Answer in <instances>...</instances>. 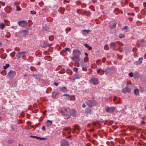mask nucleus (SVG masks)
Masks as SVG:
<instances>
[{"label": "nucleus", "instance_id": "20", "mask_svg": "<svg viewBox=\"0 0 146 146\" xmlns=\"http://www.w3.org/2000/svg\"><path fill=\"white\" fill-rule=\"evenodd\" d=\"M47 46H50V45H49V44L47 41H46L44 42L43 45L41 46L42 47L45 48Z\"/></svg>", "mask_w": 146, "mask_h": 146}, {"label": "nucleus", "instance_id": "30", "mask_svg": "<svg viewBox=\"0 0 146 146\" xmlns=\"http://www.w3.org/2000/svg\"><path fill=\"white\" fill-rule=\"evenodd\" d=\"M9 66V64H7L5 66H4L3 68L4 69H6L7 68H8Z\"/></svg>", "mask_w": 146, "mask_h": 146}, {"label": "nucleus", "instance_id": "50", "mask_svg": "<svg viewBox=\"0 0 146 146\" xmlns=\"http://www.w3.org/2000/svg\"><path fill=\"white\" fill-rule=\"evenodd\" d=\"M32 14H36V12L34 11H30Z\"/></svg>", "mask_w": 146, "mask_h": 146}, {"label": "nucleus", "instance_id": "24", "mask_svg": "<svg viewBox=\"0 0 146 146\" xmlns=\"http://www.w3.org/2000/svg\"><path fill=\"white\" fill-rule=\"evenodd\" d=\"M7 56V55L5 53H4L0 56V57L3 59H5Z\"/></svg>", "mask_w": 146, "mask_h": 146}, {"label": "nucleus", "instance_id": "28", "mask_svg": "<svg viewBox=\"0 0 146 146\" xmlns=\"http://www.w3.org/2000/svg\"><path fill=\"white\" fill-rule=\"evenodd\" d=\"M1 74L3 76H5L6 74V72L5 70H3L1 72Z\"/></svg>", "mask_w": 146, "mask_h": 146}, {"label": "nucleus", "instance_id": "8", "mask_svg": "<svg viewBox=\"0 0 146 146\" xmlns=\"http://www.w3.org/2000/svg\"><path fill=\"white\" fill-rule=\"evenodd\" d=\"M26 53L25 51H23L18 53L16 55V56L18 59L20 58L21 57L23 58L25 56V54Z\"/></svg>", "mask_w": 146, "mask_h": 146}, {"label": "nucleus", "instance_id": "43", "mask_svg": "<svg viewBox=\"0 0 146 146\" xmlns=\"http://www.w3.org/2000/svg\"><path fill=\"white\" fill-rule=\"evenodd\" d=\"M78 68H73V71L76 72H77L78 70Z\"/></svg>", "mask_w": 146, "mask_h": 146}, {"label": "nucleus", "instance_id": "29", "mask_svg": "<svg viewBox=\"0 0 146 146\" xmlns=\"http://www.w3.org/2000/svg\"><path fill=\"white\" fill-rule=\"evenodd\" d=\"M104 49L106 50H108L109 49V47L107 44H106L105 45Z\"/></svg>", "mask_w": 146, "mask_h": 146}, {"label": "nucleus", "instance_id": "53", "mask_svg": "<svg viewBox=\"0 0 146 146\" xmlns=\"http://www.w3.org/2000/svg\"><path fill=\"white\" fill-rule=\"evenodd\" d=\"M106 60V59L105 58H103L102 59V61L103 63H104Z\"/></svg>", "mask_w": 146, "mask_h": 146}, {"label": "nucleus", "instance_id": "39", "mask_svg": "<svg viewBox=\"0 0 146 146\" xmlns=\"http://www.w3.org/2000/svg\"><path fill=\"white\" fill-rule=\"evenodd\" d=\"M129 6L131 8H133V4L132 2H131L129 3Z\"/></svg>", "mask_w": 146, "mask_h": 146}, {"label": "nucleus", "instance_id": "62", "mask_svg": "<svg viewBox=\"0 0 146 146\" xmlns=\"http://www.w3.org/2000/svg\"><path fill=\"white\" fill-rule=\"evenodd\" d=\"M27 124H29V125H30L31 124V123L30 121H28L27 123Z\"/></svg>", "mask_w": 146, "mask_h": 146}, {"label": "nucleus", "instance_id": "59", "mask_svg": "<svg viewBox=\"0 0 146 146\" xmlns=\"http://www.w3.org/2000/svg\"><path fill=\"white\" fill-rule=\"evenodd\" d=\"M88 49L89 50H91L92 49V47L89 46L88 47Z\"/></svg>", "mask_w": 146, "mask_h": 146}, {"label": "nucleus", "instance_id": "10", "mask_svg": "<svg viewBox=\"0 0 146 146\" xmlns=\"http://www.w3.org/2000/svg\"><path fill=\"white\" fill-rule=\"evenodd\" d=\"M110 47L111 49L115 50L116 48V46L114 42H112L109 44Z\"/></svg>", "mask_w": 146, "mask_h": 146}, {"label": "nucleus", "instance_id": "61", "mask_svg": "<svg viewBox=\"0 0 146 146\" xmlns=\"http://www.w3.org/2000/svg\"><path fill=\"white\" fill-rule=\"evenodd\" d=\"M84 45L87 48H88V47H89V46L87 44V43H85L84 44Z\"/></svg>", "mask_w": 146, "mask_h": 146}, {"label": "nucleus", "instance_id": "2", "mask_svg": "<svg viewBox=\"0 0 146 146\" xmlns=\"http://www.w3.org/2000/svg\"><path fill=\"white\" fill-rule=\"evenodd\" d=\"M114 68L112 67H108L105 70V74L106 75L111 74L113 73Z\"/></svg>", "mask_w": 146, "mask_h": 146}, {"label": "nucleus", "instance_id": "64", "mask_svg": "<svg viewBox=\"0 0 146 146\" xmlns=\"http://www.w3.org/2000/svg\"><path fill=\"white\" fill-rule=\"evenodd\" d=\"M42 129L43 131L45 130V127L44 126H42Z\"/></svg>", "mask_w": 146, "mask_h": 146}, {"label": "nucleus", "instance_id": "63", "mask_svg": "<svg viewBox=\"0 0 146 146\" xmlns=\"http://www.w3.org/2000/svg\"><path fill=\"white\" fill-rule=\"evenodd\" d=\"M11 28L13 29H16V27L15 26H12L11 27Z\"/></svg>", "mask_w": 146, "mask_h": 146}, {"label": "nucleus", "instance_id": "57", "mask_svg": "<svg viewBox=\"0 0 146 146\" xmlns=\"http://www.w3.org/2000/svg\"><path fill=\"white\" fill-rule=\"evenodd\" d=\"M118 58L120 59H122V56L121 55H118Z\"/></svg>", "mask_w": 146, "mask_h": 146}, {"label": "nucleus", "instance_id": "18", "mask_svg": "<svg viewBox=\"0 0 146 146\" xmlns=\"http://www.w3.org/2000/svg\"><path fill=\"white\" fill-rule=\"evenodd\" d=\"M63 115L64 116V118L65 119H67L68 118H69L70 116V114L67 113L65 112L64 113V114Z\"/></svg>", "mask_w": 146, "mask_h": 146}, {"label": "nucleus", "instance_id": "15", "mask_svg": "<svg viewBox=\"0 0 146 146\" xmlns=\"http://www.w3.org/2000/svg\"><path fill=\"white\" fill-rule=\"evenodd\" d=\"M59 90L60 91L63 93L66 92L67 91V89L65 87H60Z\"/></svg>", "mask_w": 146, "mask_h": 146}, {"label": "nucleus", "instance_id": "27", "mask_svg": "<svg viewBox=\"0 0 146 146\" xmlns=\"http://www.w3.org/2000/svg\"><path fill=\"white\" fill-rule=\"evenodd\" d=\"M64 129L67 130L68 131H69V132H68L69 133H70L71 131V129L70 128L68 127H65L64 128Z\"/></svg>", "mask_w": 146, "mask_h": 146}, {"label": "nucleus", "instance_id": "47", "mask_svg": "<svg viewBox=\"0 0 146 146\" xmlns=\"http://www.w3.org/2000/svg\"><path fill=\"white\" fill-rule=\"evenodd\" d=\"M0 3L1 5L2 6H4L5 5V3L4 2H3L2 1H0Z\"/></svg>", "mask_w": 146, "mask_h": 146}, {"label": "nucleus", "instance_id": "13", "mask_svg": "<svg viewBox=\"0 0 146 146\" xmlns=\"http://www.w3.org/2000/svg\"><path fill=\"white\" fill-rule=\"evenodd\" d=\"M104 72H105V70L102 69L101 68H99L97 70V73L101 75H103Z\"/></svg>", "mask_w": 146, "mask_h": 146}, {"label": "nucleus", "instance_id": "52", "mask_svg": "<svg viewBox=\"0 0 146 146\" xmlns=\"http://www.w3.org/2000/svg\"><path fill=\"white\" fill-rule=\"evenodd\" d=\"M15 50L17 51H20V49L18 47H16L15 48Z\"/></svg>", "mask_w": 146, "mask_h": 146}, {"label": "nucleus", "instance_id": "32", "mask_svg": "<svg viewBox=\"0 0 146 146\" xmlns=\"http://www.w3.org/2000/svg\"><path fill=\"white\" fill-rule=\"evenodd\" d=\"M5 26V25L3 23L1 24L0 25V27L1 29H3L4 28Z\"/></svg>", "mask_w": 146, "mask_h": 146}, {"label": "nucleus", "instance_id": "26", "mask_svg": "<svg viewBox=\"0 0 146 146\" xmlns=\"http://www.w3.org/2000/svg\"><path fill=\"white\" fill-rule=\"evenodd\" d=\"M90 32V30L89 29H88V30L84 29V30H83L82 31V33L84 35V32H86L87 34H88Z\"/></svg>", "mask_w": 146, "mask_h": 146}, {"label": "nucleus", "instance_id": "16", "mask_svg": "<svg viewBox=\"0 0 146 146\" xmlns=\"http://www.w3.org/2000/svg\"><path fill=\"white\" fill-rule=\"evenodd\" d=\"M66 96V97L64 98V99L66 100H69V98L70 97V96L69 94H63L61 96L62 97Z\"/></svg>", "mask_w": 146, "mask_h": 146}, {"label": "nucleus", "instance_id": "35", "mask_svg": "<svg viewBox=\"0 0 146 146\" xmlns=\"http://www.w3.org/2000/svg\"><path fill=\"white\" fill-rule=\"evenodd\" d=\"M144 42V41L143 40L139 41L138 42L137 44L138 45L141 44L143 43Z\"/></svg>", "mask_w": 146, "mask_h": 146}, {"label": "nucleus", "instance_id": "22", "mask_svg": "<svg viewBox=\"0 0 146 146\" xmlns=\"http://www.w3.org/2000/svg\"><path fill=\"white\" fill-rule=\"evenodd\" d=\"M58 92H54L52 93V97L53 98H55L56 96L58 95Z\"/></svg>", "mask_w": 146, "mask_h": 146}, {"label": "nucleus", "instance_id": "42", "mask_svg": "<svg viewBox=\"0 0 146 146\" xmlns=\"http://www.w3.org/2000/svg\"><path fill=\"white\" fill-rule=\"evenodd\" d=\"M49 39L51 41H52L54 39V37L53 36H49Z\"/></svg>", "mask_w": 146, "mask_h": 146}, {"label": "nucleus", "instance_id": "37", "mask_svg": "<svg viewBox=\"0 0 146 146\" xmlns=\"http://www.w3.org/2000/svg\"><path fill=\"white\" fill-rule=\"evenodd\" d=\"M88 60L89 59L86 56L84 58V61L85 62H87L88 61Z\"/></svg>", "mask_w": 146, "mask_h": 146}, {"label": "nucleus", "instance_id": "4", "mask_svg": "<svg viewBox=\"0 0 146 146\" xmlns=\"http://www.w3.org/2000/svg\"><path fill=\"white\" fill-rule=\"evenodd\" d=\"M86 105L90 108H91L96 105L95 101L94 100H90L86 102Z\"/></svg>", "mask_w": 146, "mask_h": 146}, {"label": "nucleus", "instance_id": "49", "mask_svg": "<svg viewBox=\"0 0 146 146\" xmlns=\"http://www.w3.org/2000/svg\"><path fill=\"white\" fill-rule=\"evenodd\" d=\"M129 75L130 77H132L133 76V74L132 72H131L129 74Z\"/></svg>", "mask_w": 146, "mask_h": 146}, {"label": "nucleus", "instance_id": "23", "mask_svg": "<svg viewBox=\"0 0 146 146\" xmlns=\"http://www.w3.org/2000/svg\"><path fill=\"white\" fill-rule=\"evenodd\" d=\"M120 12V10L118 9H115L114 10V13L116 14H118Z\"/></svg>", "mask_w": 146, "mask_h": 146}, {"label": "nucleus", "instance_id": "58", "mask_svg": "<svg viewBox=\"0 0 146 146\" xmlns=\"http://www.w3.org/2000/svg\"><path fill=\"white\" fill-rule=\"evenodd\" d=\"M117 99V97L116 96H114V97L113 99V101L114 102Z\"/></svg>", "mask_w": 146, "mask_h": 146}, {"label": "nucleus", "instance_id": "25", "mask_svg": "<svg viewBox=\"0 0 146 146\" xmlns=\"http://www.w3.org/2000/svg\"><path fill=\"white\" fill-rule=\"evenodd\" d=\"M134 92L135 95H139V90L138 89H135L134 90Z\"/></svg>", "mask_w": 146, "mask_h": 146}, {"label": "nucleus", "instance_id": "54", "mask_svg": "<svg viewBox=\"0 0 146 146\" xmlns=\"http://www.w3.org/2000/svg\"><path fill=\"white\" fill-rule=\"evenodd\" d=\"M137 50V48H134L133 49V51L134 52H135Z\"/></svg>", "mask_w": 146, "mask_h": 146}, {"label": "nucleus", "instance_id": "44", "mask_svg": "<svg viewBox=\"0 0 146 146\" xmlns=\"http://www.w3.org/2000/svg\"><path fill=\"white\" fill-rule=\"evenodd\" d=\"M100 62H101L100 60H99V59L98 60H97L96 63L98 65H99Z\"/></svg>", "mask_w": 146, "mask_h": 146}, {"label": "nucleus", "instance_id": "46", "mask_svg": "<svg viewBox=\"0 0 146 146\" xmlns=\"http://www.w3.org/2000/svg\"><path fill=\"white\" fill-rule=\"evenodd\" d=\"M30 68L32 71H34L35 69V68L34 67L32 66H31Z\"/></svg>", "mask_w": 146, "mask_h": 146}, {"label": "nucleus", "instance_id": "41", "mask_svg": "<svg viewBox=\"0 0 146 146\" xmlns=\"http://www.w3.org/2000/svg\"><path fill=\"white\" fill-rule=\"evenodd\" d=\"M116 25H117L116 22H114V23L113 24V26L111 27V28L115 27Z\"/></svg>", "mask_w": 146, "mask_h": 146}, {"label": "nucleus", "instance_id": "31", "mask_svg": "<svg viewBox=\"0 0 146 146\" xmlns=\"http://www.w3.org/2000/svg\"><path fill=\"white\" fill-rule=\"evenodd\" d=\"M94 7L92 5H91L89 7V8L91 9L92 11H95V10L94 9Z\"/></svg>", "mask_w": 146, "mask_h": 146}, {"label": "nucleus", "instance_id": "56", "mask_svg": "<svg viewBox=\"0 0 146 146\" xmlns=\"http://www.w3.org/2000/svg\"><path fill=\"white\" fill-rule=\"evenodd\" d=\"M60 113H61L63 115L64 114V113H65L64 111H63L62 110H60Z\"/></svg>", "mask_w": 146, "mask_h": 146}, {"label": "nucleus", "instance_id": "45", "mask_svg": "<svg viewBox=\"0 0 146 146\" xmlns=\"http://www.w3.org/2000/svg\"><path fill=\"white\" fill-rule=\"evenodd\" d=\"M70 110L69 109H67L66 108H65L64 109V111H65L64 112H65L66 113H67V112H69V111Z\"/></svg>", "mask_w": 146, "mask_h": 146}, {"label": "nucleus", "instance_id": "1", "mask_svg": "<svg viewBox=\"0 0 146 146\" xmlns=\"http://www.w3.org/2000/svg\"><path fill=\"white\" fill-rule=\"evenodd\" d=\"M73 56L72 57V60L73 61H75V59L76 58H78L81 54V52L80 50L77 49L74 50L73 51Z\"/></svg>", "mask_w": 146, "mask_h": 146}, {"label": "nucleus", "instance_id": "6", "mask_svg": "<svg viewBox=\"0 0 146 146\" xmlns=\"http://www.w3.org/2000/svg\"><path fill=\"white\" fill-rule=\"evenodd\" d=\"M16 74V72L14 70H11L8 73V76L9 78H12Z\"/></svg>", "mask_w": 146, "mask_h": 146}, {"label": "nucleus", "instance_id": "14", "mask_svg": "<svg viewBox=\"0 0 146 146\" xmlns=\"http://www.w3.org/2000/svg\"><path fill=\"white\" fill-rule=\"evenodd\" d=\"M68 143L66 140H63L61 141V146H69Z\"/></svg>", "mask_w": 146, "mask_h": 146}, {"label": "nucleus", "instance_id": "12", "mask_svg": "<svg viewBox=\"0 0 146 146\" xmlns=\"http://www.w3.org/2000/svg\"><path fill=\"white\" fill-rule=\"evenodd\" d=\"M122 92L123 93H129L131 91V89L128 87H125L122 89Z\"/></svg>", "mask_w": 146, "mask_h": 146}, {"label": "nucleus", "instance_id": "38", "mask_svg": "<svg viewBox=\"0 0 146 146\" xmlns=\"http://www.w3.org/2000/svg\"><path fill=\"white\" fill-rule=\"evenodd\" d=\"M70 50V49L69 48H67V47H65V49L63 50H62L64 51H69Z\"/></svg>", "mask_w": 146, "mask_h": 146}, {"label": "nucleus", "instance_id": "51", "mask_svg": "<svg viewBox=\"0 0 146 146\" xmlns=\"http://www.w3.org/2000/svg\"><path fill=\"white\" fill-rule=\"evenodd\" d=\"M30 137H33L34 138H36L37 139H38V137L36 136H34L32 135H31L30 136Z\"/></svg>", "mask_w": 146, "mask_h": 146}, {"label": "nucleus", "instance_id": "21", "mask_svg": "<svg viewBox=\"0 0 146 146\" xmlns=\"http://www.w3.org/2000/svg\"><path fill=\"white\" fill-rule=\"evenodd\" d=\"M81 129V128L78 125H76L73 128V132H74L75 130H80Z\"/></svg>", "mask_w": 146, "mask_h": 146}, {"label": "nucleus", "instance_id": "36", "mask_svg": "<svg viewBox=\"0 0 146 146\" xmlns=\"http://www.w3.org/2000/svg\"><path fill=\"white\" fill-rule=\"evenodd\" d=\"M15 52H13L12 53L10 54V55L11 56L13 57L15 55Z\"/></svg>", "mask_w": 146, "mask_h": 146}, {"label": "nucleus", "instance_id": "3", "mask_svg": "<svg viewBox=\"0 0 146 146\" xmlns=\"http://www.w3.org/2000/svg\"><path fill=\"white\" fill-rule=\"evenodd\" d=\"M19 36L21 37H25L28 35V31L26 30L20 31L18 32Z\"/></svg>", "mask_w": 146, "mask_h": 146}, {"label": "nucleus", "instance_id": "9", "mask_svg": "<svg viewBox=\"0 0 146 146\" xmlns=\"http://www.w3.org/2000/svg\"><path fill=\"white\" fill-rule=\"evenodd\" d=\"M76 110L72 109L70 110L69 111V112L70 113V115L73 117H75L76 116Z\"/></svg>", "mask_w": 146, "mask_h": 146}, {"label": "nucleus", "instance_id": "60", "mask_svg": "<svg viewBox=\"0 0 146 146\" xmlns=\"http://www.w3.org/2000/svg\"><path fill=\"white\" fill-rule=\"evenodd\" d=\"M128 15H132L133 16H134L135 15V14L134 13H128Z\"/></svg>", "mask_w": 146, "mask_h": 146}, {"label": "nucleus", "instance_id": "48", "mask_svg": "<svg viewBox=\"0 0 146 146\" xmlns=\"http://www.w3.org/2000/svg\"><path fill=\"white\" fill-rule=\"evenodd\" d=\"M81 3V1H78L76 2V4L78 5H79Z\"/></svg>", "mask_w": 146, "mask_h": 146}, {"label": "nucleus", "instance_id": "17", "mask_svg": "<svg viewBox=\"0 0 146 146\" xmlns=\"http://www.w3.org/2000/svg\"><path fill=\"white\" fill-rule=\"evenodd\" d=\"M85 113L87 114H90L91 113V110L88 108H86L85 110Z\"/></svg>", "mask_w": 146, "mask_h": 146}, {"label": "nucleus", "instance_id": "55", "mask_svg": "<svg viewBox=\"0 0 146 146\" xmlns=\"http://www.w3.org/2000/svg\"><path fill=\"white\" fill-rule=\"evenodd\" d=\"M38 139H41V140H44V139H46V138L38 137Z\"/></svg>", "mask_w": 146, "mask_h": 146}, {"label": "nucleus", "instance_id": "33", "mask_svg": "<svg viewBox=\"0 0 146 146\" xmlns=\"http://www.w3.org/2000/svg\"><path fill=\"white\" fill-rule=\"evenodd\" d=\"M143 60V58L142 57L139 58L138 61L139 62L140 64L142 62Z\"/></svg>", "mask_w": 146, "mask_h": 146}, {"label": "nucleus", "instance_id": "34", "mask_svg": "<svg viewBox=\"0 0 146 146\" xmlns=\"http://www.w3.org/2000/svg\"><path fill=\"white\" fill-rule=\"evenodd\" d=\"M125 35L123 34H121L119 35V38H123L125 37Z\"/></svg>", "mask_w": 146, "mask_h": 146}, {"label": "nucleus", "instance_id": "11", "mask_svg": "<svg viewBox=\"0 0 146 146\" xmlns=\"http://www.w3.org/2000/svg\"><path fill=\"white\" fill-rule=\"evenodd\" d=\"M91 82L94 84H97L98 83V81L96 78H92L91 79Z\"/></svg>", "mask_w": 146, "mask_h": 146}, {"label": "nucleus", "instance_id": "5", "mask_svg": "<svg viewBox=\"0 0 146 146\" xmlns=\"http://www.w3.org/2000/svg\"><path fill=\"white\" fill-rule=\"evenodd\" d=\"M19 25L22 27H25L27 26L26 21H21L18 22Z\"/></svg>", "mask_w": 146, "mask_h": 146}, {"label": "nucleus", "instance_id": "7", "mask_svg": "<svg viewBox=\"0 0 146 146\" xmlns=\"http://www.w3.org/2000/svg\"><path fill=\"white\" fill-rule=\"evenodd\" d=\"M105 109L106 112L111 113L114 111L115 108L113 107H109L107 106L105 107Z\"/></svg>", "mask_w": 146, "mask_h": 146}, {"label": "nucleus", "instance_id": "40", "mask_svg": "<svg viewBox=\"0 0 146 146\" xmlns=\"http://www.w3.org/2000/svg\"><path fill=\"white\" fill-rule=\"evenodd\" d=\"M81 6L82 7L84 8L86 6V4L85 3H83L81 4Z\"/></svg>", "mask_w": 146, "mask_h": 146}, {"label": "nucleus", "instance_id": "19", "mask_svg": "<svg viewBox=\"0 0 146 146\" xmlns=\"http://www.w3.org/2000/svg\"><path fill=\"white\" fill-rule=\"evenodd\" d=\"M52 124V121H51L48 120L46 122V126L48 127L51 125Z\"/></svg>", "mask_w": 146, "mask_h": 146}]
</instances>
